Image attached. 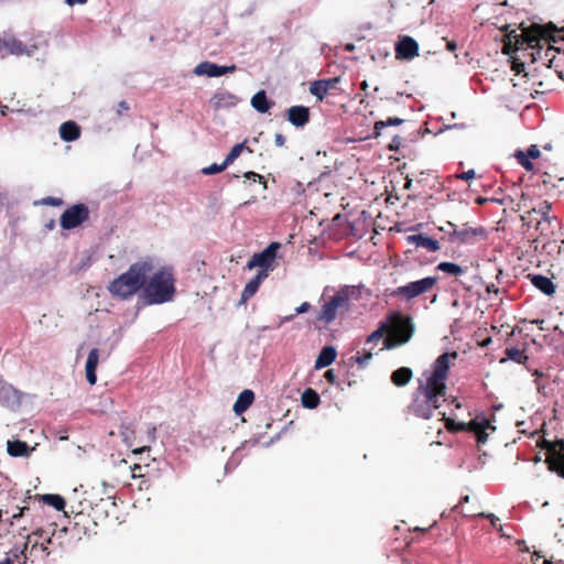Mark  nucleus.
Instances as JSON below:
<instances>
[{
    "label": "nucleus",
    "instance_id": "obj_1",
    "mask_svg": "<svg viewBox=\"0 0 564 564\" xmlns=\"http://www.w3.org/2000/svg\"><path fill=\"white\" fill-rule=\"evenodd\" d=\"M457 358V352H444L432 365V372L416 388L413 400L409 404V412L417 417L430 419L434 410L445 402L446 380L452 361Z\"/></svg>",
    "mask_w": 564,
    "mask_h": 564
},
{
    "label": "nucleus",
    "instance_id": "obj_2",
    "mask_svg": "<svg viewBox=\"0 0 564 564\" xmlns=\"http://www.w3.org/2000/svg\"><path fill=\"white\" fill-rule=\"evenodd\" d=\"M552 204L547 200L540 202L536 206L529 209L521 216V220L529 227L533 226L538 232L534 242L542 243V249L547 253L554 250L553 243L562 242L564 245V228H562L558 218L551 215Z\"/></svg>",
    "mask_w": 564,
    "mask_h": 564
},
{
    "label": "nucleus",
    "instance_id": "obj_3",
    "mask_svg": "<svg viewBox=\"0 0 564 564\" xmlns=\"http://www.w3.org/2000/svg\"><path fill=\"white\" fill-rule=\"evenodd\" d=\"M154 265L151 258L132 263L128 271L120 274L108 286L109 293L120 300H129L138 292L143 291L144 283Z\"/></svg>",
    "mask_w": 564,
    "mask_h": 564
},
{
    "label": "nucleus",
    "instance_id": "obj_4",
    "mask_svg": "<svg viewBox=\"0 0 564 564\" xmlns=\"http://www.w3.org/2000/svg\"><path fill=\"white\" fill-rule=\"evenodd\" d=\"M176 293L175 278L172 268H161L147 279L141 297L148 305L171 302Z\"/></svg>",
    "mask_w": 564,
    "mask_h": 564
},
{
    "label": "nucleus",
    "instance_id": "obj_5",
    "mask_svg": "<svg viewBox=\"0 0 564 564\" xmlns=\"http://www.w3.org/2000/svg\"><path fill=\"white\" fill-rule=\"evenodd\" d=\"M390 327H387L388 336L383 339V348L392 349L408 343L414 332L412 318L401 313H392L389 316Z\"/></svg>",
    "mask_w": 564,
    "mask_h": 564
},
{
    "label": "nucleus",
    "instance_id": "obj_6",
    "mask_svg": "<svg viewBox=\"0 0 564 564\" xmlns=\"http://www.w3.org/2000/svg\"><path fill=\"white\" fill-rule=\"evenodd\" d=\"M349 303L348 292L345 290L338 291L335 295L330 296L329 300L325 301L321 310L316 313L314 323L328 325L334 322L338 315L339 310L346 308Z\"/></svg>",
    "mask_w": 564,
    "mask_h": 564
},
{
    "label": "nucleus",
    "instance_id": "obj_7",
    "mask_svg": "<svg viewBox=\"0 0 564 564\" xmlns=\"http://www.w3.org/2000/svg\"><path fill=\"white\" fill-rule=\"evenodd\" d=\"M437 280V276H426L417 281H412L394 289L391 291L390 295L411 301L420 295L430 293L435 288Z\"/></svg>",
    "mask_w": 564,
    "mask_h": 564
},
{
    "label": "nucleus",
    "instance_id": "obj_8",
    "mask_svg": "<svg viewBox=\"0 0 564 564\" xmlns=\"http://www.w3.org/2000/svg\"><path fill=\"white\" fill-rule=\"evenodd\" d=\"M281 248L280 242H271L261 252L254 253L247 263L248 269L259 268V272H263L265 278L270 271H273L276 267V252Z\"/></svg>",
    "mask_w": 564,
    "mask_h": 564
},
{
    "label": "nucleus",
    "instance_id": "obj_9",
    "mask_svg": "<svg viewBox=\"0 0 564 564\" xmlns=\"http://www.w3.org/2000/svg\"><path fill=\"white\" fill-rule=\"evenodd\" d=\"M89 216L90 210L87 205L83 203L74 204L62 213L59 225L64 230H72L86 223Z\"/></svg>",
    "mask_w": 564,
    "mask_h": 564
},
{
    "label": "nucleus",
    "instance_id": "obj_10",
    "mask_svg": "<svg viewBox=\"0 0 564 564\" xmlns=\"http://www.w3.org/2000/svg\"><path fill=\"white\" fill-rule=\"evenodd\" d=\"M540 185L545 193H561L564 189V176L556 166H550L540 174Z\"/></svg>",
    "mask_w": 564,
    "mask_h": 564
},
{
    "label": "nucleus",
    "instance_id": "obj_11",
    "mask_svg": "<svg viewBox=\"0 0 564 564\" xmlns=\"http://www.w3.org/2000/svg\"><path fill=\"white\" fill-rule=\"evenodd\" d=\"M454 229L449 234V238L454 242L459 243H475L479 239L486 238V230L482 227H469L467 225H463L460 228L457 226L449 224Z\"/></svg>",
    "mask_w": 564,
    "mask_h": 564
},
{
    "label": "nucleus",
    "instance_id": "obj_12",
    "mask_svg": "<svg viewBox=\"0 0 564 564\" xmlns=\"http://www.w3.org/2000/svg\"><path fill=\"white\" fill-rule=\"evenodd\" d=\"M539 445L547 451L545 463L550 470H555L557 465L564 463V440L555 442L543 440Z\"/></svg>",
    "mask_w": 564,
    "mask_h": 564
},
{
    "label": "nucleus",
    "instance_id": "obj_13",
    "mask_svg": "<svg viewBox=\"0 0 564 564\" xmlns=\"http://www.w3.org/2000/svg\"><path fill=\"white\" fill-rule=\"evenodd\" d=\"M236 70V65L230 66H219L212 62L205 61L199 63L194 68V74L197 76H208V77H219L226 75L228 73H234Z\"/></svg>",
    "mask_w": 564,
    "mask_h": 564
},
{
    "label": "nucleus",
    "instance_id": "obj_14",
    "mask_svg": "<svg viewBox=\"0 0 564 564\" xmlns=\"http://www.w3.org/2000/svg\"><path fill=\"white\" fill-rule=\"evenodd\" d=\"M419 55V44L411 36H403L395 44V57L398 59H412Z\"/></svg>",
    "mask_w": 564,
    "mask_h": 564
},
{
    "label": "nucleus",
    "instance_id": "obj_15",
    "mask_svg": "<svg viewBox=\"0 0 564 564\" xmlns=\"http://www.w3.org/2000/svg\"><path fill=\"white\" fill-rule=\"evenodd\" d=\"M285 115L289 122L296 128H302L308 123L311 117L310 108L305 106H292Z\"/></svg>",
    "mask_w": 564,
    "mask_h": 564
},
{
    "label": "nucleus",
    "instance_id": "obj_16",
    "mask_svg": "<svg viewBox=\"0 0 564 564\" xmlns=\"http://www.w3.org/2000/svg\"><path fill=\"white\" fill-rule=\"evenodd\" d=\"M466 432H473L476 435L478 443H486L488 438V434L486 433L487 429L490 427L495 430V426H492L486 417H482L481 420L476 417L475 420H471L470 422L466 423Z\"/></svg>",
    "mask_w": 564,
    "mask_h": 564
},
{
    "label": "nucleus",
    "instance_id": "obj_17",
    "mask_svg": "<svg viewBox=\"0 0 564 564\" xmlns=\"http://www.w3.org/2000/svg\"><path fill=\"white\" fill-rule=\"evenodd\" d=\"M408 242L416 248H423L429 252H436L441 249L440 241L423 234L408 236Z\"/></svg>",
    "mask_w": 564,
    "mask_h": 564
},
{
    "label": "nucleus",
    "instance_id": "obj_18",
    "mask_svg": "<svg viewBox=\"0 0 564 564\" xmlns=\"http://www.w3.org/2000/svg\"><path fill=\"white\" fill-rule=\"evenodd\" d=\"M338 78L315 80L310 86V93L318 100H323L332 88H335Z\"/></svg>",
    "mask_w": 564,
    "mask_h": 564
},
{
    "label": "nucleus",
    "instance_id": "obj_19",
    "mask_svg": "<svg viewBox=\"0 0 564 564\" xmlns=\"http://www.w3.org/2000/svg\"><path fill=\"white\" fill-rule=\"evenodd\" d=\"M24 52V44L15 37L0 39V55H22Z\"/></svg>",
    "mask_w": 564,
    "mask_h": 564
},
{
    "label": "nucleus",
    "instance_id": "obj_20",
    "mask_svg": "<svg viewBox=\"0 0 564 564\" xmlns=\"http://www.w3.org/2000/svg\"><path fill=\"white\" fill-rule=\"evenodd\" d=\"M264 279H267L264 271L258 272L257 275L252 280H250L247 283V285L245 286V289L242 290L239 304L247 303V301L250 300L258 292L262 281Z\"/></svg>",
    "mask_w": 564,
    "mask_h": 564
},
{
    "label": "nucleus",
    "instance_id": "obj_21",
    "mask_svg": "<svg viewBox=\"0 0 564 564\" xmlns=\"http://www.w3.org/2000/svg\"><path fill=\"white\" fill-rule=\"evenodd\" d=\"M98 361L99 350L97 348H94L89 351L85 366L86 379L91 386H94L97 381L96 369L98 366Z\"/></svg>",
    "mask_w": 564,
    "mask_h": 564
},
{
    "label": "nucleus",
    "instance_id": "obj_22",
    "mask_svg": "<svg viewBox=\"0 0 564 564\" xmlns=\"http://www.w3.org/2000/svg\"><path fill=\"white\" fill-rule=\"evenodd\" d=\"M34 451L26 442L20 440L8 441L7 452L12 457H28Z\"/></svg>",
    "mask_w": 564,
    "mask_h": 564
},
{
    "label": "nucleus",
    "instance_id": "obj_23",
    "mask_svg": "<svg viewBox=\"0 0 564 564\" xmlns=\"http://www.w3.org/2000/svg\"><path fill=\"white\" fill-rule=\"evenodd\" d=\"M529 276L532 284L545 295L550 296L555 293L556 286L550 278L542 274H533Z\"/></svg>",
    "mask_w": 564,
    "mask_h": 564
},
{
    "label": "nucleus",
    "instance_id": "obj_24",
    "mask_svg": "<svg viewBox=\"0 0 564 564\" xmlns=\"http://www.w3.org/2000/svg\"><path fill=\"white\" fill-rule=\"evenodd\" d=\"M210 104L215 110L229 108L236 105V97L235 95L227 91L216 93L210 98Z\"/></svg>",
    "mask_w": 564,
    "mask_h": 564
},
{
    "label": "nucleus",
    "instance_id": "obj_25",
    "mask_svg": "<svg viewBox=\"0 0 564 564\" xmlns=\"http://www.w3.org/2000/svg\"><path fill=\"white\" fill-rule=\"evenodd\" d=\"M61 139L72 142L80 137V127L75 121H66L59 127Z\"/></svg>",
    "mask_w": 564,
    "mask_h": 564
},
{
    "label": "nucleus",
    "instance_id": "obj_26",
    "mask_svg": "<svg viewBox=\"0 0 564 564\" xmlns=\"http://www.w3.org/2000/svg\"><path fill=\"white\" fill-rule=\"evenodd\" d=\"M337 356V351L333 346H325L315 360V369H322L332 365Z\"/></svg>",
    "mask_w": 564,
    "mask_h": 564
},
{
    "label": "nucleus",
    "instance_id": "obj_27",
    "mask_svg": "<svg viewBox=\"0 0 564 564\" xmlns=\"http://www.w3.org/2000/svg\"><path fill=\"white\" fill-rule=\"evenodd\" d=\"M254 401L253 391L246 389L237 398L234 404V411L236 414H242Z\"/></svg>",
    "mask_w": 564,
    "mask_h": 564
},
{
    "label": "nucleus",
    "instance_id": "obj_28",
    "mask_svg": "<svg viewBox=\"0 0 564 564\" xmlns=\"http://www.w3.org/2000/svg\"><path fill=\"white\" fill-rule=\"evenodd\" d=\"M505 356L506 358H502L500 362H505L507 359L512 360L519 365H525V362L529 359V356L525 352L524 348H518V347H507L505 349Z\"/></svg>",
    "mask_w": 564,
    "mask_h": 564
},
{
    "label": "nucleus",
    "instance_id": "obj_29",
    "mask_svg": "<svg viewBox=\"0 0 564 564\" xmlns=\"http://www.w3.org/2000/svg\"><path fill=\"white\" fill-rule=\"evenodd\" d=\"M272 105L273 102L268 99L264 90L256 93L251 98V106L261 113L268 112Z\"/></svg>",
    "mask_w": 564,
    "mask_h": 564
},
{
    "label": "nucleus",
    "instance_id": "obj_30",
    "mask_svg": "<svg viewBox=\"0 0 564 564\" xmlns=\"http://www.w3.org/2000/svg\"><path fill=\"white\" fill-rule=\"evenodd\" d=\"M413 377V372L408 367H401L394 370L391 375V381L397 387H403L408 384Z\"/></svg>",
    "mask_w": 564,
    "mask_h": 564
},
{
    "label": "nucleus",
    "instance_id": "obj_31",
    "mask_svg": "<svg viewBox=\"0 0 564 564\" xmlns=\"http://www.w3.org/2000/svg\"><path fill=\"white\" fill-rule=\"evenodd\" d=\"M532 30L533 24L522 30V46L527 45L528 48H535L536 46H539L542 36H540V34H536Z\"/></svg>",
    "mask_w": 564,
    "mask_h": 564
},
{
    "label": "nucleus",
    "instance_id": "obj_32",
    "mask_svg": "<svg viewBox=\"0 0 564 564\" xmlns=\"http://www.w3.org/2000/svg\"><path fill=\"white\" fill-rule=\"evenodd\" d=\"M319 401H321V399H319L318 393L311 388L306 389L302 394V404L306 409L317 408V405L319 404Z\"/></svg>",
    "mask_w": 564,
    "mask_h": 564
},
{
    "label": "nucleus",
    "instance_id": "obj_33",
    "mask_svg": "<svg viewBox=\"0 0 564 564\" xmlns=\"http://www.w3.org/2000/svg\"><path fill=\"white\" fill-rule=\"evenodd\" d=\"M40 500L48 506H52L57 511H62L65 508V500L59 495L45 494V495L40 496Z\"/></svg>",
    "mask_w": 564,
    "mask_h": 564
},
{
    "label": "nucleus",
    "instance_id": "obj_34",
    "mask_svg": "<svg viewBox=\"0 0 564 564\" xmlns=\"http://www.w3.org/2000/svg\"><path fill=\"white\" fill-rule=\"evenodd\" d=\"M246 144H247V141L245 140L243 142L234 145L225 159V165H228V166L231 165L238 159V156L241 154V152L245 149L251 153L252 150L250 148H248Z\"/></svg>",
    "mask_w": 564,
    "mask_h": 564
},
{
    "label": "nucleus",
    "instance_id": "obj_35",
    "mask_svg": "<svg viewBox=\"0 0 564 564\" xmlns=\"http://www.w3.org/2000/svg\"><path fill=\"white\" fill-rule=\"evenodd\" d=\"M403 121V119L397 117H389L387 120H379L375 123L373 134L375 137H379L384 128L390 126H400Z\"/></svg>",
    "mask_w": 564,
    "mask_h": 564
},
{
    "label": "nucleus",
    "instance_id": "obj_36",
    "mask_svg": "<svg viewBox=\"0 0 564 564\" xmlns=\"http://www.w3.org/2000/svg\"><path fill=\"white\" fill-rule=\"evenodd\" d=\"M533 32H535L536 34H540V36H542V39L546 37V36H550V34H553V33H558V32H563L564 31V28L562 29H558L555 24H553L552 22L545 24V25H540V24H533Z\"/></svg>",
    "mask_w": 564,
    "mask_h": 564
},
{
    "label": "nucleus",
    "instance_id": "obj_37",
    "mask_svg": "<svg viewBox=\"0 0 564 564\" xmlns=\"http://www.w3.org/2000/svg\"><path fill=\"white\" fill-rule=\"evenodd\" d=\"M32 540L31 536H28L26 542L24 543V549L22 551V554L25 560L30 556H33L36 552H46V546H44L43 543L39 544L37 541H35L33 544H31Z\"/></svg>",
    "mask_w": 564,
    "mask_h": 564
},
{
    "label": "nucleus",
    "instance_id": "obj_38",
    "mask_svg": "<svg viewBox=\"0 0 564 564\" xmlns=\"http://www.w3.org/2000/svg\"><path fill=\"white\" fill-rule=\"evenodd\" d=\"M442 414V420L445 422V427L451 433L465 432L467 431V425L465 422L457 423L455 420L447 417L445 413Z\"/></svg>",
    "mask_w": 564,
    "mask_h": 564
},
{
    "label": "nucleus",
    "instance_id": "obj_39",
    "mask_svg": "<svg viewBox=\"0 0 564 564\" xmlns=\"http://www.w3.org/2000/svg\"><path fill=\"white\" fill-rule=\"evenodd\" d=\"M436 270L446 272L452 275H460L465 272L460 265L453 262H441L437 264Z\"/></svg>",
    "mask_w": 564,
    "mask_h": 564
},
{
    "label": "nucleus",
    "instance_id": "obj_40",
    "mask_svg": "<svg viewBox=\"0 0 564 564\" xmlns=\"http://www.w3.org/2000/svg\"><path fill=\"white\" fill-rule=\"evenodd\" d=\"M387 332V325L382 324L379 328L372 332L366 339V344L377 345L380 340L383 339V336Z\"/></svg>",
    "mask_w": 564,
    "mask_h": 564
},
{
    "label": "nucleus",
    "instance_id": "obj_41",
    "mask_svg": "<svg viewBox=\"0 0 564 564\" xmlns=\"http://www.w3.org/2000/svg\"><path fill=\"white\" fill-rule=\"evenodd\" d=\"M514 156L517 158L518 163L524 167L527 171L533 170V163L531 159L523 151H517Z\"/></svg>",
    "mask_w": 564,
    "mask_h": 564
},
{
    "label": "nucleus",
    "instance_id": "obj_42",
    "mask_svg": "<svg viewBox=\"0 0 564 564\" xmlns=\"http://www.w3.org/2000/svg\"><path fill=\"white\" fill-rule=\"evenodd\" d=\"M228 165H225V161L221 164L213 163L202 170L204 175H213L223 172Z\"/></svg>",
    "mask_w": 564,
    "mask_h": 564
},
{
    "label": "nucleus",
    "instance_id": "obj_43",
    "mask_svg": "<svg viewBox=\"0 0 564 564\" xmlns=\"http://www.w3.org/2000/svg\"><path fill=\"white\" fill-rule=\"evenodd\" d=\"M522 47L523 46L519 44V40H516L514 43L503 40L502 53L506 55H511Z\"/></svg>",
    "mask_w": 564,
    "mask_h": 564
},
{
    "label": "nucleus",
    "instance_id": "obj_44",
    "mask_svg": "<svg viewBox=\"0 0 564 564\" xmlns=\"http://www.w3.org/2000/svg\"><path fill=\"white\" fill-rule=\"evenodd\" d=\"M372 358V352H371V349L367 350V349H364L361 352L358 351V355L355 357V360L356 362L360 366V367H364L368 364V361Z\"/></svg>",
    "mask_w": 564,
    "mask_h": 564
},
{
    "label": "nucleus",
    "instance_id": "obj_45",
    "mask_svg": "<svg viewBox=\"0 0 564 564\" xmlns=\"http://www.w3.org/2000/svg\"><path fill=\"white\" fill-rule=\"evenodd\" d=\"M64 200L58 197L47 196L42 198L41 200L35 202V205H46V206H62Z\"/></svg>",
    "mask_w": 564,
    "mask_h": 564
},
{
    "label": "nucleus",
    "instance_id": "obj_46",
    "mask_svg": "<svg viewBox=\"0 0 564 564\" xmlns=\"http://www.w3.org/2000/svg\"><path fill=\"white\" fill-rule=\"evenodd\" d=\"M553 52H561L558 47L554 45H549L545 50L543 48V59H547V67H552V63L555 58Z\"/></svg>",
    "mask_w": 564,
    "mask_h": 564
},
{
    "label": "nucleus",
    "instance_id": "obj_47",
    "mask_svg": "<svg viewBox=\"0 0 564 564\" xmlns=\"http://www.w3.org/2000/svg\"><path fill=\"white\" fill-rule=\"evenodd\" d=\"M245 177L252 180V181L259 180V182H261L263 184V187L267 188V181L264 180V177L262 175L250 171V172L245 173Z\"/></svg>",
    "mask_w": 564,
    "mask_h": 564
},
{
    "label": "nucleus",
    "instance_id": "obj_48",
    "mask_svg": "<svg viewBox=\"0 0 564 564\" xmlns=\"http://www.w3.org/2000/svg\"><path fill=\"white\" fill-rule=\"evenodd\" d=\"M532 50V53H531V57H532V62H535L538 59H543V46L539 43V46H536L535 48H531Z\"/></svg>",
    "mask_w": 564,
    "mask_h": 564
},
{
    "label": "nucleus",
    "instance_id": "obj_49",
    "mask_svg": "<svg viewBox=\"0 0 564 564\" xmlns=\"http://www.w3.org/2000/svg\"><path fill=\"white\" fill-rule=\"evenodd\" d=\"M522 37L523 36H521V34H518L517 31L512 30L506 34L505 41H511V43H514L516 40H519V44L522 45Z\"/></svg>",
    "mask_w": 564,
    "mask_h": 564
},
{
    "label": "nucleus",
    "instance_id": "obj_50",
    "mask_svg": "<svg viewBox=\"0 0 564 564\" xmlns=\"http://www.w3.org/2000/svg\"><path fill=\"white\" fill-rule=\"evenodd\" d=\"M524 153H525V154L528 155V158H530V159H538V158L540 156V154H541V153H540V150H539V149H538V147H536V145H534V144H533V145H531V147L527 150V152H524Z\"/></svg>",
    "mask_w": 564,
    "mask_h": 564
},
{
    "label": "nucleus",
    "instance_id": "obj_51",
    "mask_svg": "<svg viewBox=\"0 0 564 564\" xmlns=\"http://www.w3.org/2000/svg\"><path fill=\"white\" fill-rule=\"evenodd\" d=\"M476 176L475 170H468L457 175L458 178L469 181Z\"/></svg>",
    "mask_w": 564,
    "mask_h": 564
},
{
    "label": "nucleus",
    "instance_id": "obj_52",
    "mask_svg": "<svg viewBox=\"0 0 564 564\" xmlns=\"http://www.w3.org/2000/svg\"><path fill=\"white\" fill-rule=\"evenodd\" d=\"M18 510H19L18 512L12 513L10 516V518H8V521L10 523V525L13 524L14 520L21 518L23 516L24 510H28V508H25V507L24 508H18Z\"/></svg>",
    "mask_w": 564,
    "mask_h": 564
},
{
    "label": "nucleus",
    "instance_id": "obj_53",
    "mask_svg": "<svg viewBox=\"0 0 564 564\" xmlns=\"http://www.w3.org/2000/svg\"><path fill=\"white\" fill-rule=\"evenodd\" d=\"M311 308V304L308 302H303L299 307L295 308L296 314H303L308 312Z\"/></svg>",
    "mask_w": 564,
    "mask_h": 564
},
{
    "label": "nucleus",
    "instance_id": "obj_54",
    "mask_svg": "<svg viewBox=\"0 0 564 564\" xmlns=\"http://www.w3.org/2000/svg\"><path fill=\"white\" fill-rule=\"evenodd\" d=\"M512 70H514L517 74H520L521 72L524 70V63L523 62H519V61H514L512 63Z\"/></svg>",
    "mask_w": 564,
    "mask_h": 564
},
{
    "label": "nucleus",
    "instance_id": "obj_55",
    "mask_svg": "<svg viewBox=\"0 0 564 564\" xmlns=\"http://www.w3.org/2000/svg\"><path fill=\"white\" fill-rule=\"evenodd\" d=\"M274 144L279 148L285 144V137L282 133H276L274 137Z\"/></svg>",
    "mask_w": 564,
    "mask_h": 564
},
{
    "label": "nucleus",
    "instance_id": "obj_56",
    "mask_svg": "<svg viewBox=\"0 0 564 564\" xmlns=\"http://www.w3.org/2000/svg\"><path fill=\"white\" fill-rule=\"evenodd\" d=\"M142 467L138 464H135L132 468H131V474H132V477L133 478H137V477H141L142 474Z\"/></svg>",
    "mask_w": 564,
    "mask_h": 564
},
{
    "label": "nucleus",
    "instance_id": "obj_57",
    "mask_svg": "<svg viewBox=\"0 0 564 564\" xmlns=\"http://www.w3.org/2000/svg\"><path fill=\"white\" fill-rule=\"evenodd\" d=\"M486 291L487 293H495V294H498L499 293V288L496 286V284L494 283H490L486 286Z\"/></svg>",
    "mask_w": 564,
    "mask_h": 564
},
{
    "label": "nucleus",
    "instance_id": "obj_58",
    "mask_svg": "<svg viewBox=\"0 0 564 564\" xmlns=\"http://www.w3.org/2000/svg\"><path fill=\"white\" fill-rule=\"evenodd\" d=\"M325 378L328 382L334 383L336 377L334 375V371L330 369L325 372Z\"/></svg>",
    "mask_w": 564,
    "mask_h": 564
},
{
    "label": "nucleus",
    "instance_id": "obj_59",
    "mask_svg": "<svg viewBox=\"0 0 564 564\" xmlns=\"http://www.w3.org/2000/svg\"><path fill=\"white\" fill-rule=\"evenodd\" d=\"M446 48L449 52H455L457 50V44L455 41H447L446 42Z\"/></svg>",
    "mask_w": 564,
    "mask_h": 564
},
{
    "label": "nucleus",
    "instance_id": "obj_60",
    "mask_svg": "<svg viewBox=\"0 0 564 564\" xmlns=\"http://www.w3.org/2000/svg\"><path fill=\"white\" fill-rule=\"evenodd\" d=\"M552 248H554L552 252L561 253L562 251H564V245L562 242L553 243Z\"/></svg>",
    "mask_w": 564,
    "mask_h": 564
},
{
    "label": "nucleus",
    "instance_id": "obj_61",
    "mask_svg": "<svg viewBox=\"0 0 564 564\" xmlns=\"http://www.w3.org/2000/svg\"><path fill=\"white\" fill-rule=\"evenodd\" d=\"M478 516H479V517H485V514H484V513H479ZM486 518H488V519L490 520L491 524H492L494 527H496V521H498V518H497L495 514H492V513L487 514V516H486Z\"/></svg>",
    "mask_w": 564,
    "mask_h": 564
},
{
    "label": "nucleus",
    "instance_id": "obj_62",
    "mask_svg": "<svg viewBox=\"0 0 564 564\" xmlns=\"http://www.w3.org/2000/svg\"><path fill=\"white\" fill-rule=\"evenodd\" d=\"M543 40H546L550 43H556L560 39L556 36L555 33L550 34V36L544 37Z\"/></svg>",
    "mask_w": 564,
    "mask_h": 564
},
{
    "label": "nucleus",
    "instance_id": "obj_63",
    "mask_svg": "<svg viewBox=\"0 0 564 564\" xmlns=\"http://www.w3.org/2000/svg\"><path fill=\"white\" fill-rule=\"evenodd\" d=\"M122 110H124V111L129 110L128 102H126V101H120L119 102V110H118V112L121 113Z\"/></svg>",
    "mask_w": 564,
    "mask_h": 564
},
{
    "label": "nucleus",
    "instance_id": "obj_64",
    "mask_svg": "<svg viewBox=\"0 0 564 564\" xmlns=\"http://www.w3.org/2000/svg\"><path fill=\"white\" fill-rule=\"evenodd\" d=\"M554 471L564 478V462L562 463V465H557V468Z\"/></svg>",
    "mask_w": 564,
    "mask_h": 564
}]
</instances>
